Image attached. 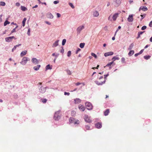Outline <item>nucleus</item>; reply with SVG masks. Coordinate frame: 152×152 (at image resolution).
I'll list each match as a JSON object with an SVG mask.
<instances>
[{
    "instance_id": "obj_47",
    "label": "nucleus",
    "mask_w": 152,
    "mask_h": 152,
    "mask_svg": "<svg viewBox=\"0 0 152 152\" xmlns=\"http://www.w3.org/2000/svg\"><path fill=\"white\" fill-rule=\"evenodd\" d=\"M27 34L28 36H30V28H29L28 29V32H27Z\"/></svg>"
},
{
    "instance_id": "obj_18",
    "label": "nucleus",
    "mask_w": 152,
    "mask_h": 152,
    "mask_svg": "<svg viewBox=\"0 0 152 152\" xmlns=\"http://www.w3.org/2000/svg\"><path fill=\"white\" fill-rule=\"evenodd\" d=\"M141 10H142L143 11H145L148 10V8L146 7H141L139 9V11H140Z\"/></svg>"
},
{
    "instance_id": "obj_33",
    "label": "nucleus",
    "mask_w": 152,
    "mask_h": 152,
    "mask_svg": "<svg viewBox=\"0 0 152 152\" xmlns=\"http://www.w3.org/2000/svg\"><path fill=\"white\" fill-rule=\"evenodd\" d=\"M6 5L5 2L4 1L0 2V6H4Z\"/></svg>"
},
{
    "instance_id": "obj_29",
    "label": "nucleus",
    "mask_w": 152,
    "mask_h": 152,
    "mask_svg": "<svg viewBox=\"0 0 152 152\" xmlns=\"http://www.w3.org/2000/svg\"><path fill=\"white\" fill-rule=\"evenodd\" d=\"M119 59V58L116 56H115L113 57L112 58V60H113V61H114L116 60H118Z\"/></svg>"
},
{
    "instance_id": "obj_55",
    "label": "nucleus",
    "mask_w": 152,
    "mask_h": 152,
    "mask_svg": "<svg viewBox=\"0 0 152 152\" xmlns=\"http://www.w3.org/2000/svg\"><path fill=\"white\" fill-rule=\"evenodd\" d=\"M56 15L58 18H59L61 17V15L59 13H57Z\"/></svg>"
},
{
    "instance_id": "obj_9",
    "label": "nucleus",
    "mask_w": 152,
    "mask_h": 152,
    "mask_svg": "<svg viewBox=\"0 0 152 152\" xmlns=\"http://www.w3.org/2000/svg\"><path fill=\"white\" fill-rule=\"evenodd\" d=\"M113 54V52H109L104 53V56L107 57L108 56L112 55Z\"/></svg>"
},
{
    "instance_id": "obj_51",
    "label": "nucleus",
    "mask_w": 152,
    "mask_h": 152,
    "mask_svg": "<svg viewBox=\"0 0 152 152\" xmlns=\"http://www.w3.org/2000/svg\"><path fill=\"white\" fill-rule=\"evenodd\" d=\"M59 54L58 53H56V55L55 56V58H56V59H57V57L58 56H59Z\"/></svg>"
},
{
    "instance_id": "obj_43",
    "label": "nucleus",
    "mask_w": 152,
    "mask_h": 152,
    "mask_svg": "<svg viewBox=\"0 0 152 152\" xmlns=\"http://www.w3.org/2000/svg\"><path fill=\"white\" fill-rule=\"evenodd\" d=\"M69 5L72 9L75 8V7L72 3H69Z\"/></svg>"
},
{
    "instance_id": "obj_58",
    "label": "nucleus",
    "mask_w": 152,
    "mask_h": 152,
    "mask_svg": "<svg viewBox=\"0 0 152 152\" xmlns=\"http://www.w3.org/2000/svg\"><path fill=\"white\" fill-rule=\"evenodd\" d=\"M149 26L150 27L152 26V21H151L149 24Z\"/></svg>"
},
{
    "instance_id": "obj_12",
    "label": "nucleus",
    "mask_w": 152,
    "mask_h": 152,
    "mask_svg": "<svg viewBox=\"0 0 152 152\" xmlns=\"http://www.w3.org/2000/svg\"><path fill=\"white\" fill-rule=\"evenodd\" d=\"M119 13H117L115 14L113 16L112 18L114 21H115L116 20L117 17H118Z\"/></svg>"
},
{
    "instance_id": "obj_19",
    "label": "nucleus",
    "mask_w": 152,
    "mask_h": 152,
    "mask_svg": "<svg viewBox=\"0 0 152 152\" xmlns=\"http://www.w3.org/2000/svg\"><path fill=\"white\" fill-rule=\"evenodd\" d=\"M75 103V104H78L80 103L81 102V100L77 98L74 100Z\"/></svg>"
},
{
    "instance_id": "obj_34",
    "label": "nucleus",
    "mask_w": 152,
    "mask_h": 152,
    "mask_svg": "<svg viewBox=\"0 0 152 152\" xmlns=\"http://www.w3.org/2000/svg\"><path fill=\"white\" fill-rule=\"evenodd\" d=\"M151 56H144V58L148 60L150 58Z\"/></svg>"
},
{
    "instance_id": "obj_16",
    "label": "nucleus",
    "mask_w": 152,
    "mask_h": 152,
    "mask_svg": "<svg viewBox=\"0 0 152 152\" xmlns=\"http://www.w3.org/2000/svg\"><path fill=\"white\" fill-rule=\"evenodd\" d=\"M79 109L82 111H84L85 109V107L82 104H80L79 105Z\"/></svg>"
},
{
    "instance_id": "obj_7",
    "label": "nucleus",
    "mask_w": 152,
    "mask_h": 152,
    "mask_svg": "<svg viewBox=\"0 0 152 152\" xmlns=\"http://www.w3.org/2000/svg\"><path fill=\"white\" fill-rule=\"evenodd\" d=\"M114 5L115 7L119 6L121 3V0H113Z\"/></svg>"
},
{
    "instance_id": "obj_45",
    "label": "nucleus",
    "mask_w": 152,
    "mask_h": 152,
    "mask_svg": "<svg viewBox=\"0 0 152 152\" xmlns=\"http://www.w3.org/2000/svg\"><path fill=\"white\" fill-rule=\"evenodd\" d=\"M60 52L61 53L63 54L64 52V50L63 47H61V49L60 50Z\"/></svg>"
},
{
    "instance_id": "obj_60",
    "label": "nucleus",
    "mask_w": 152,
    "mask_h": 152,
    "mask_svg": "<svg viewBox=\"0 0 152 152\" xmlns=\"http://www.w3.org/2000/svg\"><path fill=\"white\" fill-rule=\"evenodd\" d=\"M143 50H144L143 49L141 50H140V51L139 53V54H142V52H143Z\"/></svg>"
},
{
    "instance_id": "obj_49",
    "label": "nucleus",
    "mask_w": 152,
    "mask_h": 152,
    "mask_svg": "<svg viewBox=\"0 0 152 152\" xmlns=\"http://www.w3.org/2000/svg\"><path fill=\"white\" fill-rule=\"evenodd\" d=\"M113 63V61L111 62H110L108 63L107 65L106 66H110Z\"/></svg>"
},
{
    "instance_id": "obj_39",
    "label": "nucleus",
    "mask_w": 152,
    "mask_h": 152,
    "mask_svg": "<svg viewBox=\"0 0 152 152\" xmlns=\"http://www.w3.org/2000/svg\"><path fill=\"white\" fill-rule=\"evenodd\" d=\"M66 42V40L65 39H64L62 41V45H64Z\"/></svg>"
},
{
    "instance_id": "obj_25",
    "label": "nucleus",
    "mask_w": 152,
    "mask_h": 152,
    "mask_svg": "<svg viewBox=\"0 0 152 152\" xmlns=\"http://www.w3.org/2000/svg\"><path fill=\"white\" fill-rule=\"evenodd\" d=\"M134 46V44L133 43L131 44L129 46L128 50H129L132 49Z\"/></svg>"
},
{
    "instance_id": "obj_62",
    "label": "nucleus",
    "mask_w": 152,
    "mask_h": 152,
    "mask_svg": "<svg viewBox=\"0 0 152 152\" xmlns=\"http://www.w3.org/2000/svg\"><path fill=\"white\" fill-rule=\"evenodd\" d=\"M81 84V83H79V82H78V83H75V85L77 86H79V85H80Z\"/></svg>"
},
{
    "instance_id": "obj_14",
    "label": "nucleus",
    "mask_w": 152,
    "mask_h": 152,
    "mask_svg": "<svg viewBox=\"0 0 152 152\" xmlns=\"http://www.w3.org/2000/svg\"><path fill=\"white\" fill-rule=\"evenodd\" d=\"M99 15V13L97 11H95L93 12V15L94 17H97Z\"/></svg>"
},
{
    "instance_id": "obj_2",
    "label": "nucleus",
    "mask_w": 152,
    "mask_h": 152,
    "mask_svg": "<svg viewBox=\"0 0 152 152\" xmlns=\"http://www.w3.org/2000/svg\"><path fill=\"white\" fill-rule=\"evenodd\" d=\"M27 62V57H24L22 59L21 61L20 62V64L23 65H25L26 64Z\"/></svg>"
},
{
    "instance_id": "obj_23",
    "label": "nucleus",
    "mask_w": 152,
    "mask_h": 152,
    "mask_svg": "<svg viewBox=\"0 0 152 152\" xmlns=\"http://www.w3.org/2000/svg\"><path fill=\"white\" fill-rule=\"evenodd\" d=\"M27 51L26 50H24L22 52L20 53V56L21 57L23 56L26 54Z\"/></svg>"
},
{
    "instance_id": "obj_20",
    "label": "nucleus",
    "mask_w": 152,
    "mask_h": 152,
    "mask_svg": "<svg viewBox=\"0 0 152 152\" xmlns=\"http://www.w3.org/2000/svg\"><path fill=\"white\" fill-rule=\"evenodd\" d=\"M47 17L48 18L52 19L53 18V16L52 14L51 13H48L47 15Z\"/></svg>"
},
{
    "instance_id": "obj_54",
    "label": "nucleus",
    "mask_w": 152,
    "mask_h": 152,
    "mask_svg": "<svg viewBox=\"0 0 152 152\" xmlns=\"http://www.w3.org/2000/svg\"><path fill=\"white\" fill-rule=\"evenodd\" d=\"M59 3V1H56L53 2V3L54 4H56Z\"/></svg>"
},
{
    "instance_id": "obj_42",
    "label": "nucleus",
    "mask_w": 152,
    "mask_h": 152,
    "mask_svg": "<svg viewBox=\"0 0 152 152\" xmlns=\"http://www.w3.org/2000/svg\"><path fill=\"white\" fill-rule=\"evenodd\" d=\"M76 114V112L75 111L73 110L71 112V115L72 116H75Z\"/></svg>"
},
{
    "instance_id": "obj_4",
    "label": "nucleus",
    "mask_w": 152,
    "mask_h": 152,
    "mask_svg": "<svg viewBox=\"0 0 152 152\" xmlns=\"http://www.w3.org/2000/svg\"><path fill=\"white\" fill-rule=\"evenodd\" d=\"M85 105L87 109L89 110H92L93 108V106L89 102H86L85 103Z\"/></svg>"
},
{
    "instance_id": "obj_17",
    "label": "nucleus",
    "mask_w": 152,
    "mask_h": 152,
    "mask_svg": "<svg viewBox=\"0 0 152 152\" xmlns=\"http://www.w3.org/2000/svg\"><path fill=\"white\" fill-rule=\"evenodd\" d=\"M95 126L98 129H99L101 128L102 126V125L101 123H97L95 125Z\"/></svg>"
},
{
    "instance_id": "obj_53",
    "label": "nucleus",
    "mask_w": 152,
    "mask_h": 152,
    "mask_svg": "<svg viewBox=\"0 0 152 152\" xmlns=\"http://www.w3.org/2000/svg\"><path fill=\"white\" fill-rule=\"evenodd\" d=\"M45 23H46L47 24L49 25H50L51 24V23L50 22L47 21H45Z\"/></svg>"
},
{
    "instance_id": "obj_48",
    "label": "nucleus",
    "mask_w": 152,
    "mask_h": 152,
    "mask_svg": "<svg viewBox=\"0 0 152 152\" xmlns=\"http://www.w3.org/2000/svg\"><path fill=\"white\" fill-rule=\"evenodd\" d=\"M146 27H146V26H143L142 27L141 29L142 30H145L146 29Z\"/></svg>"
},
{
    "instance_id": "obj_57",
    "label": "nucleus",
    "mask_w": 152,
    "mask_h": 152,
    "mask_svg": "<svg viewBox=\"0 0 152 152\" xmlns=\"http://www.w3.org/2000/svg\"><path fill=\"white\" fill-rule=\"evenodd\" d=\"M70 94V93L69 92H64V95H67L68 96Z\"/></svg>"
},
{
    "instance_id": "obj_37",
    "label": "nucleus",
    "mask_w": 152,
    "mask_h": 152,
    "mask_svg": "<svg viewBox=\"0 0 152 152\" xmlns=\"http://www.w3.org/2000/svg\"><path fill=\"white\" fill-rule=\"evenodd\" d=\"M10 23V22L7 20H6L4 22V26H6L7 24H9Z\"/></svg>"
},
{
    "instance_id": "obj_8",
    "label": "nucleus",
    "mask_w": 152,
    "mask_h": 152,
    "mask_svg": "<svg viewBox=\"0 0 152 152\" xmlns=\"http://www.w3.org/2000/svg\"><path fill=\"white\" fill-rule=\"evenodd\" d=\"M31 62L34 64H38L39 62V60L37 59L36 58H33L31 59Z\"/></svg>"
},
{
    "instance_id": "obj_38",
    "label": "nucleus",
    "mask_w": 152,
    "mask_h": 152,
    "mask_svg": "<svg viewBox=\"0 0 152 152\" xmlns=\"http://www.w3.org/2000/svg\"><path fill=\"white\" fill-rule=\"evenodd\" d=\"M71 51H70V50L68 52V53H67V56L68 57H69L70 56H71Z\"/></svg>"
},
{
    "instance_id": "obj_30",
    "label": "nucleus",
    "mask_w": 152,
    "mask_h": 152,
    "mask_svg": "<svg viewBox=\"0 0 152 152\" xmlns=\"http://www.w3.org/2000/svg\"><path fill=\"white\" fill-rule=\"evenodd\" d=\"M85 45V43H80V47L81 48H84Z\"/></svg>"
},
{
    "instance_id": "obj_27",
    "label": "nucleus",
    "mask_w": 152,
    "mask_h": 152,
    "mask_svg": "<svg viewBox=\"0 0 152 152\" xmlns=\"http://www.w3.org/2000/svg\"><path fill=\"white\" fill-rule=\"evenodd\" d=\"M26 20V18H24L22 21L23 26V27L24 26H25V23Z\"/></svg>"
},
{
    "instance_id": "obj_59",
    "label": "nucleus",
    "mask_w": 152,
    "mask_h": 152,
    "mask_svg": "<svg viewBox=\"0 0 152 152\" xmlns=\"http://www.w3.org/2000/svg\"><path fill=\"white\" fill-rule=\"evenodd\" d=\"M67 73H68V75H71V72L69 70H67Z\"/></svg>"
},
{
    "instance_id": "obj_21",
    "label": "nucleus",
    "mask_w": 152,
    "mask_h": 152,
    "mask_svg": "<svg viewBox=\"0 0 152 152\" xmlns=\"http://www.w3.org/2000/svg\"><path fill=\"white\" fill-rule=\"evenodd\" d=\"M40 66V65H37L36 66H34L33 67V69L35 71H37L39 69Z\"/></svg>"
},
{
    "instance_id": "obj_56",
    "label": "nucleus",
    "mask_w": 152,
    "mask_h": 152,
    "mask_svg": "<svg viewBox=\"0 0 152 152\" xmlns=\"http://www.w3.org/2000/svg\"><path fill=\"white\" fill-rule=\"evenodd\" d=\"M144 32V31H140L138 33V34H139L140 35L142 34Z\"/></svg>"
},
{
    "instance_id": "obj_11",
    "label": "nucleus",
    "mask_w": 152,
    "mask_h": 152,
    "mask_svg": "<svg viewBox=\"0 0 152 152\" xmlns=\"http://www.w3.org/2000/svg\"><path fill=\"white\" fill-rule=\"evenodd\" d=\"M128 20L129 22H132L133 20V15H129L128 18Z\"/></svg>"
},
{
    "instance_id": "obj_64",
    "label": "nucleus",
    "mask_w": 152,
    "mask_h": 152,
    "mask_svg": "<svg viewBox=\"0 0 152 152\" xmlns=\"http://www.w3.org/2000/svg\"><path fill=\"white\" fill-rule=\"evenodd\" d=\"M21 44H19V45H16L15 46H15V47H16V48H17V47H19V46H21Z\"/></svg>"
},
{
    "instance_id": "obj_24",
    "label": "nucleus",
    "mask_w": 152,
    "mask_h": 152,
    "mask_svg": "<svg viewBox=\"0 0 152 152\" xmlns=\"http://www.w3.org/2000/svg\"><path fill=\"white\" fill-rule=\"evenodd\" d=\"M21 10L23 11H25L27 10V9L24 6H20Z\"/></svg>"
},
{
    "instance_id": "obj_41",
    "label": "nucleus",
    "mask_w": 152,
    "mask_h": 152,
    "mask_svg": "<svg viewBox=\"0 0 152 152\" xmlns=\"http://www.w3.org/2000/svg\"><path fill=\"white\" fill-rule=\"evenodd\" d=\"M91 55L92 56H94L95 58H97V56L96 55V54H95L94 53H91Z\"/></svg>"
},
{
    "instance_id": "obj_46",
    "label": "nucleus",
    "mask_w": 152,
    "mask_h": 152,
    "mask_svg": "<svg viewBox=\"0 0 152 152\" xmlns=\"http://www.w3.org/2000/svg\"><path fill=\"white\" fill-rule=\"evenodd\" d=\"M125 59L123 57L121 59V61L122 63H125Z\"/></svg>"
},
{
    "instance_id": "obj_61",
    "label": "nucleus",
    "mask_w": 152,
    "mask_h": 152,
    "mask_svg": "<svg viewBox=\"0 0 152 152\" xmlns=\"http://www.w3.org/2000/svg\"><path fill=\"white\" fill-rule=\"evenodd\" d=\"M2 16V15H0V21L1 22H2V19L1 18Z\"/></svg>"
},
{
    "instance_id": "obj_40",
    "label": "nucleus",
    "mask_w": 152,
    "mask_h": 152,
    "mask_svg": "<svg viewBox=\"0 0 152 152\" xmlns=\"http://www.w3.org/2000/svg\"><path fill=\"white\" fill-rule=\"evenodd\" d=\"M42 102L43 103H45L47 101V99H41Z\"/></svg>"
},
{
    "instance_id": "obj_32",
    "label": "nucleus",
    "mask_w": 152,
    "mask_h": 152,
    "mask_svg": "<svg viewBox=\"0 0 152 152\" xmlns=\"http://www.w3.org/2000/svg\"><path fill=\"white\" fill-rule=\"evenodd\" d=\"M45 69L46 70H48L49 69H52V68L50 67V65L48 64L46 66Z\"/></svg>"
},
{
    "instance_id": "obj_22",
    "label": "nucleus",
    "mask_w": 152,
    "mask_h": 152,
    "mask_svg": "<svg viewBox=\"0 0 152 152\" xmlns=\"http://www.w3.org/2000/svg\"><path fill=\"white\" fill-rule=\"evenodd\" d=\"M110 111L109 109H107L104 112V115L105 116H107L108 115Z\"/></svg>"
},
{
    "instance_id": "obj_13",
    "label": "nucleus",
    "mask_w": 152,
    "mask_h": 152,
    "mask_svg": "<svg viewBox=\"0 0 152 152\" xmlns=\"http://www.w3.org/2000/svg\"><path fill=\"white\" fill-rule=\"evenodd\" d=\"M46 88H45L42 86L39 89V91L40 92L43 93L45 92Z\"/></svg>"
},
{
    "instance_id": "obj_28",
    "label": "nucleus",
    "mask_w": 152,
    "mask_h": 152,
    "mask_svg": "<svg viewBox=\"0 0 152 152\" xmlns=\"http://www.w3.org/2000/svg\"><path fill=\"white\" fill-rule=\"evenodd\" d=\"M134 53V51L133 50H131L129 51L128 53V55L129 56H131V54L133 55Z\"/></svg>"
},
{
    "instance_id": "obj_44",
    "label": "nucleus",
    "mask_w": 152,
    "mask_h": 152,
    "mask_svg": "<svg viewBox=\"0 0 152 152\" xmlns=\"http://www.w3.org/2000/svg\"><path fill=\"white\" fill-rule=\"evenodd\" d=\"M85 127L86 130H90V126L87 125H86Z\"/></svg>"
},
{
    "instance_id": "obj_52",
    "label": "nucleus",
    "mask_w": 152,
    "mask_h": 152,
    "mask_svg": "<svg viewBox=\"0 0 152 152\" xmlns=\"http://www.w3.org/2000/svg\"><path fill=\"white\" fill-rule=\"evenodd\" d=\"M112 18L111 17V15L108 18V20L110 21H112Z\"/></svg>"
},
{
    "instance_id": "obj_5",
    "label": "nucleus",
    "mask_w": 152,
    "mask_h": 152,
    "mask_svg": "<svg viewBox=\"0 0 152 152\" xmlns=\"http://www.w3.org/2000/svg\"><path fill=\"white\" fill-rule=\"evenodd\" d=\"M16 39V38L14 36H12L8 37H6L5 38V41L7 42H10L12 41V39Z\"/></svg>"
},
{
    "instance_id": "obj_26",
    "label": "nucleus",
    "mask_w": 152,
    "mask_h": 152,
    "mask_svg": "<svg viewBox=\"0 0 152 152\" xmlns=\"http://www.w3.org/2000/svg\"><path fill=\"white\" fill-rule=\"evenodd\" d=\"M75 118H70L69 119V121L70 123H73L74 122V121H75Z\"/></svg>"
},
{
    "instance_id": "obj_15",
    "label": "nucleus",
    "mask_w": 152,
    "mask_h": 152,
    "mask_svg": "<svg viewBox=\"0 0 152 152\" xmlns=\"http://www.w3.org/2000/svg\"><path fill=\"white\" fill-rule=\"evenodd\" d=\"M59 114V112H56L54 115V118L55 120H57L58 118H60V116L59 115H58V114Z\"/></svg>"
},
{
    "instance_id": "obj_3",
    "label": "nucleus",
    "mask_w": 152,
    "mask_h": 152,
    "mask_svg": "<svg viewBox=\"0 0 152 152\" xmlns=\"http://www.w3.org/2000/svg\"><path fill=\"white\" fill-rule=\"evenodd\" d=\"M84 28V26L83 25L81 26L78 27L76 29L77 34H80L81 31Z\"/></svg>"
},
{
    "instance_id": "obj_1",
    "label": "nucleus",
    "mask_w": 152,
    "mask_h": 152,
    "mask_svg": "<svg viewBox=\"0 0 152 152\" xmlns=\"http://www.w3.org/2000/svg\"><path fill=\"white\" fill-rule=\"evenodd\" d=\"M106 77H104V78H103V77H100L99 80L96 81L95 82L98 85H101L104 83L105 81V78Z\"/></svg>"
},
{
    "instance_id": "obj_31",
    "label": "nucleus",
    "mask_w": 152,
    "mask_h": 152,
    "mask_svg": "<svg viewBox=\"0 0 152 152\" xmlns=\"http://www.w3.org/2000/svg\"><path fill=\"white\" fill-rule=\"evenodd\" d=\"M146 14H144L143 15H141L140 16L141 17V18L140 20L141 21L146 16Z\"/></svg>"
},
{
    "instance_id": "obj_36",
    "label": "nucleus",
    "mask_w": 152,
    "mask_h": 152,
    "mask_svg": "<svg viewBox=\"0 0 152 152\" xmlns=\"http://www.w3.org/2000/svg\"><path fill=\"white\" fill-rule=\"evenodd\" d=\"M18 27V25H17L16 27L14 28L11 31V33H13L14 32H15L16 31V29Z\"/></svg>"
},
{
    "instance_id": "obj_50",
    "label": "nucleus",
    "mask_w": 152,
    "mask_h": 152,
    "mask_svg": "<svg viewBox=\"0 0 152 152\" xmlns=\"http://www.w3.org/2000/svg\"><path fill=\"white\" fill-rule=\"evenodd\" d=\"M80 50H81V49L80 48H78V49L76 51V54H77L78 52L79 51H80Z\"/></svg>"
},
{
    "instance_id": "obj_6",
    "label": "nucleus",
    "mask_w": 152,
    "mask_h": 152,
    "mask_svg": "<svg viewBox=\"0 0 152 152\" xmlns=\"http://www.w3.org/2000/svg\"><path fill=\"white\" fill-rule=\"evenodd\" d=\"M85 121L87 123H91L92 121L90 119V117L88 116L87 115H85L84 117Z\"/></svg>"
},
{
    "instance_id": "obj_35",
    "label": "nucleus",
    "mask_w": 152,
    "mask_h": 152,
    "mask_svg": "<svg viewBox=\"0 0 152 152\" xmlns=\"http://www.w3.org/2000/svg\"><path fill=\"white\" fill-rule=\"evenodd\" d=\"M79 121L78 120H75V121H74V122H73V123H74V124H79Z\"/></svg>"
},
{
    "instance_id": "obj_10",
    "label": "nucleus",
    "mask_w": 152,
    "mask_h": 152,
    "mask_svg": "<svg viewBox=\"0 0 152 152\" xmlns=\"http://www.w3.org/2000/svg\"><path fill=\"white\" fill-rule=\"evenodd\" d=\"M59 42V40H58L57 41H56L52 45V47L54 48L57 47L58 45V42Z\"/></svg>"
},
{
    "instance_id": "obj_63",
    "label": "nucleus",
    "mask_w": 152,
    "mask_h": 152,
    "mask_svg": "<svg viewBox=\"0 0 152 152\" xmlns=\"http://www.w3.org/2000/svg\"><path fill=\"white\" fill-rule=\"evenodd\" d=\"M16 5L17 6H19L20 5V4L19 2H17L16 3Z\"/></svg>"
}]
</instances>
